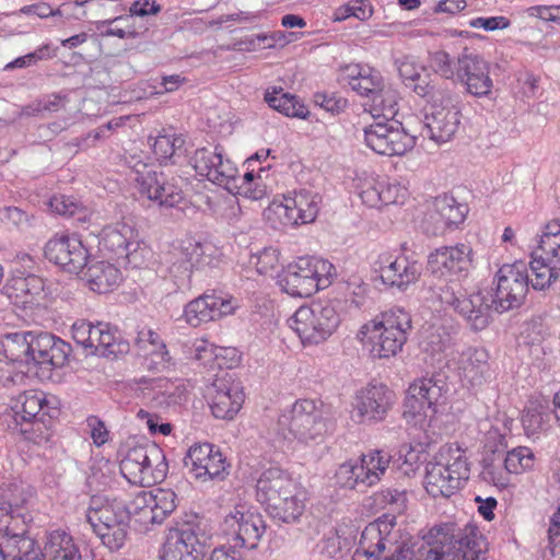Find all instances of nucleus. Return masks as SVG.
Listing matches in <instances>:
<instances>
[{"label": "nucleus", "mask_w": 560, "mask_h": 560, "mask_svg": "<svg viewBox=\"0 0 560 560\" xmlns=\"http://www.w3.org/2000/svg\"><path fill=\"white\" fill-rule=\"evenodd\" d=\"M472 267L474 250L468 244L441 246L428 255L427 268L434 280L430 287L433 295L452 306L472 329L482 330L487 327V304L482 295L460 293L459 282L468 277Z\"/></svg>", "instance_id": "f257e3e1"}, {"label": "nucleus", "mask_w": 560, "mask_h": 560, "mask_svg": "<svg viewBox=\"0 0 560 560\" xmlns=\"http://www.w3.org/2000/svg\"><path fill=\"white\" fill-rule=\"evenodd\" d=\"M332 429L328 409L315 399H298L279 416L277 423V434L294 447L317 445Z\"/></svg>", "instance_id": "f03ea898"}, {"label": "nucleus", "mask_w": 560, "mask_h": 560, "mask_svg": "<svg viewBox=\"0 0 560 560\" xmlns=\"http://www.w3.org/2000/svg\"><path fill=\"white\" fill-rule=\"evenodd\" d=\"M486 541L475 525L463 529L445 523L432 527L424 536L416 560H480Z\"/></svg>", "instance_id": "7ed1b4c3"}, {"label": "nucleus", "mask_w": 560, "mask_h": 560, "mask_svg": "<svg viewBox=\"0 0 560 560\" xmlns=\"http://www.w3.org/2000/svg\"><path fill=\"white\" fill-rule=\"evenodd\" d=\"M413 92L429 101L423 114L422 136L438 144L452 140L459 128L462 117L456 97L435 84H416Z\"/></svg>", "instance_id": "20e7f679"}, {"label": "nucleus", "mask_w": 560, "mask_h": 560, "mask_svg": "<svg viewBox=\"0 0 560 560\" xmlns=\"http://www.w3.org/2000/svg\"><path fill=\"white\" fill-rule=\"evenodd\" d=\"M470 466L466 452L457 444L442 446L427 464L424 488L433 498H450L468 480Z\"/></svg>", "instance_id": "39448f33"}, {"label": "nucleus", "mask_w": 560, "mask_h": 560, "mask_svg": "<svg viewBox=\"0 0 560 560\" xmlns=\"http://www.w3.org/2000/svg\"><path fill=\"white\" fill-rule=\"evenodd\" d=\"M335 276L336 268L327 259L315 256L299 257L278 275V284L291 296L310 298L328 288Z\"/></svg>", "instance_id": "423d86ee"}, {"label": "nucleus", "mask_w": 560, "mask_h": 560, "mask_svg": "<svg viewBox=\"0 0 560 560\" xmlns=\"http://www.w3.org/2000/svg\"><path fill=\"white\" fill-rule=\"evenodd\" d=\"M494 289L480 290L475 294H481L487 304V325L491 311L503 313L524 301L529 289L528 266L523 260L502 265L494 275Z\"/></svg>", "instance_id": "0eeeda50"}, {"label": "nucleus", "mask_w": 560, "mask_h": 560, "mask_svg": "<svg viewBox=\"0 0 560 560\" xmlns=\"http://www.w3.org/2000/svg\"><path fill=\"white\" fill-rule=\"evenodd\" d=\"M121 475L136 486L151 487L162 482L168 472L164 451L155 443L128 448L119 464Z\"/></svg>", "instance_id": "6e6552de"}, {"label": "nucleus", "mask_w": 560, "mask_h": 560, "mask_svg": "<svg viewBox=\"0 0 560 560\" xmlns=\"http://www.w3.org/2000/svg\"><path fill=\"white\" fill-rule=\"evenodd\" d=\"M411 329L410 314L401 308L392 310L384 320L364 324L357 337L366 350H401Z\"/></svg>", "instance_id": "1a4fd4ad"}, {"label": "nucleus", "mask_w": 560, "mask_h": 560, "mask_svg": "<svg viewBox=\"0 0 560 560\" xmlns=\"http://www.w3.org/2000/svg\"><path fill=\"white\" fill-rule=\"evenodd\" d=\"M56 360L51 352H24V359H9L7 352H0V387L26 386L34 376L50 377L54 369L60 368L68 358L60 352Z\"/></svg>", "instance_id": "9d476101"}, {"label": "nucleus", "mask_w": 560, "mask_h": 560, "mask_svg": "<svg viewBox=\"0 0 560 560\" xmlns=\"http://www.w3.org/2000/svg\"><path fill=\"white\" fill-rule=\"evenodd\" d=\"M288 324L304 347H312L331 335L339 324V317L331 305L313 303L299 307Z\"/></svg>", "instance_id": "9b49d317"}, {"label": "nucleus", "mask_w": 560, "mask_h": 560, "mask_svg": "<svg viewBox=\"0 0 560 560\" xmlns=\"http://www.w3.org/2000/svg\"><path fill=\"white\" fill-rule=\"evenodd\" d=\"M214 247L187 238L173 245L164 254L162 264L178 287L189 283L194 269H202L213 261Z\"/></svg>", "instance_id": "f8f14e48"}, {"label": "nucleus", "mask_w": 560, "mask_h": 560, "mask_svg": "<svg viewBox=\"0 0 560 560\" xmlns=\"http://www.w3.org/2000/svg\"><path fill=\"white\" fill-rule=\"evenodd\" d=\"M395 404L394 390L384 383L372 381L355 390L350 418L358 424H377L387 418Z\"/></svg>", "instance_id": "ddd939ff"}, {"label": "nucleus", "mask_w": 560, "mask_h": 560, "mask_svg": "<svg viewBox=\"0 0 560 560\" xmlns=\"http://www.w3.org/2000/svg\"><path fill=\"white\" fill-rule=\"evenodd\" d=\"M130 178L137 184L139 192L160 207L173 208L183 200V190L168 180L163 173H158L153 165L132 155L128 160Z\"/></svg>", "instance_id": "4468645a"}, {"label": "nucleus", "mask_w": 560, "mask_h": 560, "mask_svg": "<svg viewBox=\"0 0 560 560\" xmlns=\"http://www.w3.org/2000/svg\"><path fill=\"white\" fill-rule=\"evenodd\" d=\"M127 522L133 521L148 529L161 524L177 506V495L172 489L141 490L131 500L124 502Z\"/></svg>", "instance_id": "2eb2a0df"}, {"label": "nucleus", "mask_w": 560, "mask_h": 560, "mask_svg": "<svg viewBox=\"0 0 560 560\" xmlns=\"http://www.w3.org/2000/svg\"><path fill=\"white\" fill-rule=\"evenodd\" d=\"M389 463L390 456L386 452H369L360 459H350L341 464L335 474L336 483L347 489L374 486L381 480Z\"/></svg>", "instance_id": "dca6fc26"}, {"label": "nucleus", "mask_w": 560, "mask_h": 560, "mask_svg": "<svg viewBox=\"0 0 560 560\" xmlns=\"http://www.w3.org/2000/svg\"><path fill=\"white\" fill-rule=\"evenodd\" d=\"M35 540L26 536V526L14 510L0 509V560H40Z\"/></svg>", "instance_id": "f3484780"}, {"label": "nucleus", "mask_w": 560, "mask_h": 560, "mask_svg": "<svg viewBox=\"0 0 560 560\" xmlns=\"http://www.w3.org/2000/svg\"><path fill=\"white\" fill-rule=\"evenodd\" d=\"M363 136L366 147L381 155H402L416 144L415 137L397 120L375 121L363 128Z\"/></svg>", "instance_id": "a211bd4d"}, {"label": "nucleus", "mask_w": 560, "mask_h": 560, "mask_svg": "<svg viewBox=\"0 0 560 560\" xmlns=\"http://www.w3.org/2000/svg\"><path fill=\"white\" fill-rule=\"evenodd\" d=\"M322 198L307 189L283 196L282 200H273L268 207V213L276 214L284 226L307 224L315 221Z\"/></svg>", "instance_id": "6ab92c4d"}, {"label": "nucleus", "mask_w": 560, "mask_h": 560, "mask_svg": "<svg viewBox=\"0 0 560 560\" xmlns=\"http://www.w3.org/2000/svg\"><path fill=\"white\" fill-rule=\"evenodd\" d=\"M382 283L388 288L406 291L421 277L422 264L404 254L382 253L374 262Z\"/></svg>", "instance_id": "aec40b11"}, {"label": "nucleus", "mask_w": 560, "mask_h": 560, "mask_svg": "<svg viewBox=\"0 0 560 560\" xmlns=\"http://www.w3.org/2000/svg\"><path fill=\"white\" fill-rule=\"evenodd\" d=\"M208 539L196 523L171 528L160 550V560H200L198 547L206 545Z\"/></svg>", "instance_id": "412c9836"}, {"label": "nucleus", "mask_w": 560, "mask_h": 560, "mask_svg": "<svg viewBox=\"0 0 560 560\" xmlns=\"http://www.w3.org/2000/svg\"><path fill=\"white\" fill-rule=\"evenodd\" d=\"M224 526L233 534L234 547L256 549L266 532V523L256 508L237 504L225 516Z\"/></svg>", "instance_id": "4be33fe9"}, {"label": "nucleus", "mask_w": 560, "mask_h": 560, "mask_svg": "<svg viewBox=\"0 0 560 560\" xmlns=\"http://www.w3.org/2000/svg\"><path fill=\"white\" fill-rule=\"evenodd\" d=\"M207 396L212 415L223 420H232L245 400L242 383L230 372L215 375Z\"/></svg>", "instance_id": "5701e85b"}, {"label": "nucleus", "mask_w": 560, "mask_h": 560, "mask_svg": "<svg viewBox=\"0 0 560 560\" xmlns=\"http://www.w3.org/2000/svg\"><path fill=\"white\" fill-rule=\"evenodd\" d=\"M191 476L202 482L223 480L229 475L230 464L219 447L211 443H195L184 459Z\"/></svg>", "instance_id": "b1692460"}, {"label": "nucleus", "mask_w": 560, "mask_h": 560, "mask_svg": "<svg viewBox=\"0 0 560 560\" xmlns=\"http://www.w3.org/2000/svg\"><path fill=\"white\" fill-rule=\"evenodd\" d=\"M138 233L129 224L117 222L105 226L98 241L100 250L107 254L108 258L116 259L124 265L138 266V249L140 247L137 241Z\"/></svg>", "instance_id": "393cba45"}, {"label": "nucleus", "mask_w": 560, "mask_h": 560, "mask_svg": "<svg viewBox=\"0 0 560 560\" xmlns=\"http://www.w3.org/2000/svg\"><path fill=\"white\" fill-rule=\"evenodd\" d=\"M455 80L475 97H488L492 93L493 80L490 77V63L482 56L467 48L457 56Z\"/></svg>", "instance_id": "a878e982"}, {"label": "nucleus", "mask_w": 560, "mask_h": 560, "mask_svg": "<svg viewBox=\"0 0 560 560\" xmlns=\"http://www.w3.org/2000/svg\"><path fill=\"white\" fill-rule=\"evenodd\" d=\"M447 393L448 385L443 375L419 378L408 388L406 407L413 413L433 417L438 412V406L444 404Z\"/></svg>", "instance_id": "bb28decb"}, {"label": "nucleus", "mask_w": 560, "mask_h": 560, "mask_svg": "<svg viewBox=\"0 0 560 560\" xmlns=\"http://www.w3.org/2000/svg\"><path fill=\"white\" fill-rule=\"evenodd\" d=\"M191 164L199 176L226 188L235 187L236 165L226 156L221 145L213 149H197L191 158Z\"/></svg>", "instance_id": "cd10ccee"}, {"label": "nucleus", "mask_w": 560, "mask_h": 560, "mask_svg": "<svg viewBox=\"0 0 560 560\" xmlns=\"http://www.w3.org/2000/svg\"><path fill=\"white\" fill-rule=\"evenodd\" d=\"M237 308V300L233 296L206 292L185 306L184 317L188 325L198 327L232 315Z\"/></svg>", "instance_id": "c85d7f7f"}, {"label": "nucleus", "mask_w": 560, "mask_h": 560, "mask_svg": "<svg viewBox=\"0 0 560 560\" xmlns=\"http://www.w3.org/2000/svg\"><path fill=\"white\" fill-rule=\"evenodd\" d=\"M45 257L77 275L86 266L89 253L77 235H56L46 243Z\"/></svg>", "instance_id": "c756f323"}, {"label": "nucleus", "mask_w": 560, "mask_h": 560, "mask_svg": "<svg viewBox=\"0 0 560 560\" xmlns=\"http://www.w3.org/2000/svg\"><path fill=\"white\" fill-rule=\"evenodd\" d=\"M394 518H377L362 530L353 560H378L385 550L394 545Z\"/></svg>", "instance_id": "7c9ffc66"}, {"label": "nucleus", "mask_w": 560, "mask_h": 560, "mask_svg": "<svg viewBox=\"0 0 560 560\" xmlns=\"http://www.w3.org/2000/svg\"><path fill=\"white\" fill-rule=\"evenodd\" d=\"M11 408L14 411L15 420L23 422L44 421L45 416L54 419L60 412L57 398H47L43 392L38 390H24L13 399Z\"/></svg>", "instance_id": "2f4dec72"}, {"label": "nucleus", "mask_w": 560, "mask_h": 560, "mask_svg": "<svg viewBox=\"0 0 560 560\" xmlns=\"http://www.w3.org/2000/svg\"><path fill=\"white\" fill-rule=\"evenodd\" d=\"M340 81L358 95L370 100L385 84L381 72L368 65L350 63L340 69Z\"/></svg>", "instance_id": "473e14b6"}, {"label": "nucleus", "mask_w": 560, "mask_h": 560, "mask_svg": "<svg viewBox=\"0 0 560 560\" xmlns=\"http://www.w3.org/2000/svg\"><path fill=\"white\" fill-rule=\"evenodd\" d=\"M1 292L8 295L13 305L23 310L40 306L47 295L44 279L35 275L13 280V283L4 287Z\"/></svg>", "instance_id": "72a5a7b5"}, {"label": "nucleus", "mask_w": 560, "mask_h": 560, "mask_svg": "<svg viewBox=\"0 0 560 560\" xmlns=\"http://www.w3.org/2000/svg\"><path fill=\"white\" fill-rule=\"evenodd\" d=\"M296 482L288 471L270 467L264 470L256 481V500L266 510L279 497L289 493L288 490Z\"/></svg>", "instance_id": "f704fd0d"}, {"label": "nucleus", "mask_w": 560, "mask_h": 560, "mask_svg": "<svg viewBox=\"0 0 560 560\" xmlns=\"http://www.w3.org/2000/svg\"><path fill=\"white\" fill-rule=\"evenodd\" d=\"M288 492L269 504L265 511L272 520L291 524L298 522L305 510L306 491L298 481Z\"/></svg>", "instance_id": "c9c22d12"}, {"label": "nucleus", "mask_w": 560, "mask_h": 560, "mask_svg": "<svg viewBox=\"0 0 560 560\" xmlns=\"http://www.w3.org/2000/svg\"><path fill=\"white\" fill-rule=\"evenodd\" d=\"M3 348H25L24 350H62L66 341L48 331H14L2 336Z\"/></svg>", "instance_id": "e433bc0d"}, {"label": "nucleus", "mask_w": 560, "mask_h": 560, "mask_svg": "<svg viewBox=\"0 0 560 560\" xmlns=\"http://www.w3.org/2000/svg\"><path fill=\"white\" fill-rule=\"evenodd\" d=\"M487 439L494 440V445L492 446L493 455L483 458L480 477L485 482L491 483L499 489H504L511 483L512 472L508 471L506 465L503 464V457L495 456V453L500 446L504 445L505 438L494 429L488 431Z\"/></svg>", "instance_id": "4c0bfd02"}, {"label": "nucleus", "mask_w": 560, "mask_h": 560, "mask_svg": "<svg viewBox=\"0 0 560 560\" xmlns=\"http://www.w3.org/2000/svg\"><path fill=\"white\" fill-rule=\"evenodd\" d=\"M467 213L466 203H459L453 196L444 194L434 199L431 218L441 228L452 229L462 224Z\"/></svg>", "instance_id": "58836bf2"}, {"label": "nucleus", "mask_w": 560, "mask_h": 560, "mask_svg": "<svg viewBox=\"0 0 560 560\" xmlns=\"http://www.w3.org/2000/svg\"><path fill=\"white\" fill-rule=\"evenodd\" d=\"M86 521L92 529L98 528V525L107 526L127 521L124 501L113 500L103 503L100 498H93L86 512Z\"/></svg>", "instance_id": "ea45409f"}, {"label": "nucleus", "mask_w": 560, "mask_h": 560, "mask_svg": "<svg viewBox=\"0 0 560 560\" xmlns=\"http://www.w3.org/2000/svg\"><path fill=\"white\" fill-rule=\"evenodd\" d=\"M85 278L92 291L107 293L119 284L121 272L114 264L102 260L88 267Z\"/></svg>", "instance_id": "a19ab883"}, {"label": "nucleus", "mask_w": 560, "mask_h": 560, "mask_svg": "<svg viewBox=\"0 0 560 560\" xmlns=\"http://www.w3.org/2000/svg\"><path fill=\"white\" fill-rule=\"evenodd\" d=\"M264 98L272 109L288 117L305 119L308 116L306 105L298 96L284 92L282 88L267 90Z\"/></svg>", "instance_id": "79ce46f5"}, {"label": "nucleus", "mask_w": 560, "mask_h": 560, "mask_svg": "<svg viewBox=\"0 0 560 560\" xmlns=\"http://www.w3.org/2000/svg\"><path fill=\"white\" fill-rule=\"evenodd\" d=\"M45 551L49 560H82L73 537L62 529L52 530L48 535Z\"/></svg>", "instance_id": "37998d69"}, {"label": "nucleus", "mask_w": 560, "mask_h": 560, "mask_svg": "<svg viewBox=\"0 0 560 560\" xmlns=\"http://www.w3.org/2000/svg\"><path fill=\"white\" fill-rule=\"evenodd\" d=\"M532 256L560 266V220H552L544 226Z\"/></svg>", "instance_id": "c03bdc74"}, {"label": "nucleus", "mask_w": 560, "mask_h": 560, "mask_svg": "<svg viewBox=\"0 0 560 560\" xmlns=\"http://www.w3.org/2000/svg\"><path fill=\"white\" fill-rule=\"evenodd\" d=\"M265 167H260L255 175L254 170H247L244 175H235V187L226 186V190L234 195H240L252 200H260L265 197L266 185L261 184V174L266 173Z\"/></svg>", "instance_id": "a18cd8bd"}, {"label": "nucleus", "mask_w": 560, "mask_h": 560, "mask_svg": "<svg viewBox=\"0 0 560 560\" xmlns=\"http://www.w3.org/2000/svg\"><path fill=\"white\" fill-rule=\"evenodd\" d=\"M369 101L368 110L374 118L382 117L385 121L394 120L398 113V94L394 89L384 84L382 91H377Z\"/></svg>", "instance_id": "49530a36"}, {"label": "nucleus", "mask_w": 560, "mask_h": 560, "mask_svg": "<svg viewBox=\"0 0 560 560\" xmlns=\"http://www.w3.org/2000/svg\"><path fill=\"white\" fill-rule=\"evenodd\" d=\"M529 269V285L534 290H545L558 279L560 266H556V264L553 265L545 259L541 260L539 257L532 256L528 270Z\"/></svg>", "instance_id": "de8ad7c7"}, {"label": "nucleus", "mask_w": 560, "mask_h": 560, "mask_svg": "<svg viewBox=\"0 0 560 560\" xmlns=\"http://www.w3.org/2000/svg\"><path fill=\"white\" fill-rule=\"evenodd\" d=\"M463 354L468 357L459 368L462 381L472 388L481 385L485 373L488 371L487 352H474V354H480V358H476L475 361L471 352H463Z\"/></svg>", "instance_id": "09e8293b"}, {"label": "nucleus", "mask_w": 560, "mask_h": 560, "mask_svg": "<svg viewBox=\"0 0 560 560\" xmlns=\"http://www.w3.org/2000/svg\"><path fill=\"white\" fill-rule=\"evenodd\" d=\"M95 27L101 32L102 36H116L118 38H137L140 32L136 30L133 24L129 23V18L116 16L114 19L96 21Z\"/></svg>", "instance_id": "8fccbe9b"}, {"label": "nucleus", "mask_w": 560, "mask_h": 560, "mask_svg": "<svg viewBox=\"0 0 560 560\" xmlns=\"http://www.w3.org/2000/svg\"><path fill=\"white\" fill-rule=\"evenodd\" d=\"M93 337L92 349L94 350L100 348L107 350L113 346L129 347V342L124 339L121 331L109 323H97L94 326Z\"/></svg>", "instance_id": "3c124183"}, {"label": "nucleus", "mask_w": 560, "mask_h": 560, "mask_svg": "<svg viewBox=\"0 0 560 560\" xmlns=\"http://www.w3.org/2000/svg\"><path fill=\"white\" fill-rule=\"evenodd\" d=\"M196 360L202 361L208 370H219L222 375L228 370L240 365L241 352H197Z\"/></svg>", "instance_id": "603ef678"}, {"label": "nucleus", "mask_w": 560, "mask_h": 560, "mask_svg": "<svg viewBox=\"0 0 560 560\" xmlns=\"http://www.w3.org/2000/svg\"><path fill=\"white\" fill-rule=\"evenodd\" d=\"M536 457L532 448L527 446H517L506 452L503 457V464L508 471L514 475L523 474L534 468Z\"/></svg>", "instance_id": "864d4df0"}, {"label": "nucleus", "mask_w": 560, "mask_h": 560, "mask_svg": "<svg viewBox=\"0 0 560 560\" xmlns=\"http://www.w3.org/2000/svg\"><path fill=\"white\" fill-rule=\"evenodd\" d=\"M128 522L120 521L114 525L102 526L93 529V532L100 537L102 544L109 550H119L126 541Z\"/></svg>", "instance_id": "5fc2aeb1"}, {"label": "nucleus", "mask_w": 560, "mask_h": 560, "mask_svg": "<svg viewBox=\"0 0 560 560\" xmlns=\"http://www.w3.org/2000/svg\"><path fill=\"white\" fill-rule=\"evenodd\" d=\"M280 252L276 247H265L257 254L250 257V265H253L257 272L262 276L273 277L278 273L280 266Z\"/></svg>", "instance_id": "6e6d98bb"}, {"label": "nucleus", "mask_w": 560, "mask_h": 560, "mask_svg": "<svg viewBox=\"0 0 560 560\" xmlns=\"http://www.w3.org/2000/svg\"><path fill=\"white\" fill-rule=\"evenodd\" d=\"M184 140L176 133L164 132L155 137L152 144L153 153L160 163H166L175 154L176 150L182 148Z\"/></svg>", "instance_id": "4d7b16f0"}, {"label": "nucleus", "mask_w": 560, "mask_h": 560, "mask_svg": "<svg viewBox=\"0 0 560 560\" xmlns=\"http://www.w3.org/2000/svg\"><path fill=\"white\" fill-rule=\"evenodd\" d=\"M550 413L542 408H528L522 416V424L528 436H533L548 428Z\"/></svg>", "instance_id": "13d9d810"}, {"label": "nucleus", "mask_w": 560, "mask_h": 560, "mask_svg": "<svg viewBox=\"0 0 560 560\" xmlns=\"http://www.w3.org/2000/svg\"><path fill=\"white\" fill-rule=\"evenodd\" d=\"M381 179L375 177H366L360 180L358 195L362 202L370 208H381Z\"/></svg>", "instance_id": "bf43d9fd"}, {"label": "nucleus", "mask_w": 560, "mask_h": 560, "mask_svg": "<svg viewBox=\"0 0 560 560\" xmlns=\"http://www.w3.org/2000/svg\"><path fill=\"white\" fill-rule=\"evenodd\" d=\"M327 551L330 556H335L338 551L346 548L349 549L355 541L353 529L347 525H340L335 533L326 539Z\"/></svg>", "instance_id": "052dcab7"}, {"label": "nucleus", "mask_w": 560, "mask_h": 560, "mask_svg": "<svg viewBox=\"0 0 560 560\" xmlns=\"http://www.w3.org/2000/svg\"><path fill=\"white\" fill-rule=\"evenodd\" d=\"M432 69L444 79H455L457 72V60L453 61L450 54L438 50L431 55Z\"/></svg>", "instance_id": "680f3d73"}, {"label": "nucleus", "mask_w": 560, "mask_h": 560, "mask_svg": "<svg viewBox=\"0 0 560 560\" xmlns=\"http://www.w3.org/2000/svg\"><path fill=\"white\" fill-rule=\"evenodd\" d=\"M381 207L405 202L407 189L399 183L381 179Z\"/></svg>", "instance_id": "e2e57ef3"}, {"label": "nucleus", "mask_w": 560, "mask_h": 560, "mask_svg": "<svg viewBox=\"0 0 560 560\" xmlns=\"http://www.w3.org/2000/svg\"><path fill=\"white\" fill-rule=\"evenodd\" d=\"M135 346L139 349L152 348V350H165L166 348L160 332L148 326L138 329Z\"/></svg>", "instance_id": "0e129e2a"}, {"label": "nucleus", "mask_w": 560, "mask_h": 560, "mask_svg": "<svg viewBox=\"0 0 560 560\" xmlns=\"http://www.w3.org/2000/svg\"><path fill=\"white\" fill-rule=\"evenodd\" d=\"M314 103L331 115L340 114L348 105L346 98L328 92H316L314 94Z\"/></svg>", "instance_id": "69168bd1"}, {"label": "nucleus", "mask_w": 560, "mask_h": 560, "mask_svg": "<svg viewBox=\"0 0 560 560\" xmlns=\"http://www.w3.org/2000/svg\"><path fill=\"white\" fill-rule=\"evenodd\" d=\"M49 207L52 212L60 215L73 217L81 208V203L73 197L66 195L54 196L49 200Z\"/></svg>", "instance_id": "338daca9"}, {"label": "nucleus", "mask_w": 560, "mask_h": 560, "mask_svg": "<svg viewBox=\"0 0 560 560\" xmlns=\"http://www.w3.org/2000/svg\"><path fill=\"white\" fill-rule=\"evenodd\" d=\"M28 220V214L18 207L9 206L0 210V221L7 225L20 229L26 225Z\"/></svg>", "instance_id": "774afa93"}]
</instances>
